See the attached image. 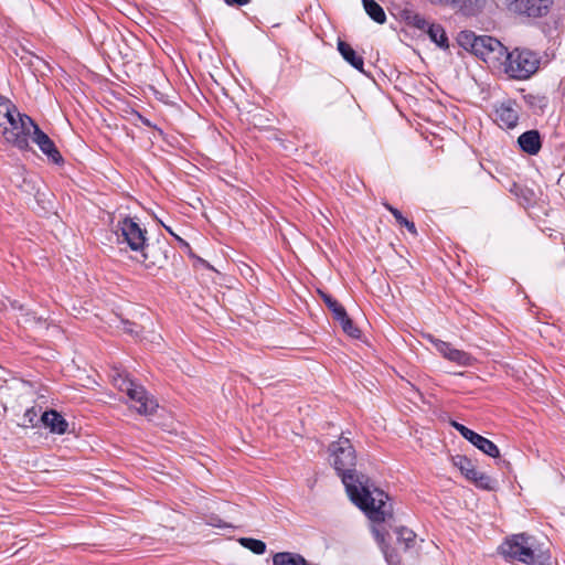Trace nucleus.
Segmentation results:
<instances>
[{"label":"nucleus","instance_id":"20e7f679","mask_svg":"<svg viewBox=\"0 0 565 565\" xmlns=\"http://www.w3.org/2000/svg\"><path fill=\"white\" fill-rule=\"evenodd\" d=\"M111 381L119 391L127 394L132 402L131 406L139 414L147 416L156 412L158 407L156 399L148 394L142 385L134 382L127 373L114 370Z\"/></svg>","mask_w":565,"mask_h":565},{"label":"nucleus","instance_id":"39448f33","mask_svg":"<svg viewBox=\"0 0 565 565\" xmlns=\"http://www.w3.org/2000/svg\"><path fill=\"white\" fill-rule=\"evenodd\" d=\"M465 44H469L471 52L483 60L490 67H501L508 49L495 38L476 35L472 32L462 35Z\"/></svg>","mask_w":565,"mask_h":565},{"label":"nucleus","instance_id":"f704fd0d","mask_svg":"<svg viewBox=\"0 0 565 565\" xmlns=\"http://www.w3.org/2000/svg\"><path fill=\"white\" fill-rule=\"evenodd\" d=\"M143 122H145L146 125H148V126L150 125V124H149V121H148L147 119H145V120H143Z\"/></svg>","mask_w":565,"mask_h":565},{"label":"nucleus","instance_id":"412c9836","mask_svg":"<svg viewBox=\"0 0 565 565\" xmlns=\"http://www.w3.org/2000/svg\"><path fill=\"white\" fill-rule=\"evenodd\" d=\"M321 297L323 299V302L328 307V309L332 312L333 319H338L339 317L343 318V313L347 312L345 308L338 302L332 296L322 292Z\"/></svg>","mask_w":565,"mask_h":565},{"label":"nucleus","instance_id":"2f4dec72","mask_svg":"<svg viewBox=\"0 0 565 565\" xmlns=\"http://www.w3.org/2000/svg\"><path fill=\"white\" fill-rule=\"evenodd\" d=\"M124 330L130 334H138V331L135 329L136 324L129 321H126Z\"/></svg>","mask_w":565,"mask_h":565},{"label":"nucleus","instance_id":"5701e85b","mask_svg":"<svg viewBox=\"0 0 565 565\" xmlns=\"http://www.w3.org/2000/svg\"><path fill=\"white\" fill-rule=\"evenodd\" d=\"M17 110V106L7 97L0 94V129L6 125L8 116Z\"/></svg>","mask_w":565,"mask_h":565},{"label":"nucleus","instance_id":"4be33fe9","mask_svg":"<svg viewBox=\"0 0 565 565\" xmlns=\"http://www.w3.org/2000/svg\"><path fill=\"white\" fill-rule=\"evenodd\" d=\"M335 321L340 323L344 333L354 339L360 338L361 331L354 326L352 319L348 316L347 312L343 313V318L339 317L335 319Z\"/></svg>","mask_w":565,"mask_h":565},{"label":"nucleus","instance_id":"2eb2a0df","mask_svg":"<svg viewBox=\"0 0 565 565\" xmlns=\"http://www.w3.org/2000/svg\"><path fill=\"white\" fill-rule=\"evenodd\" d=\"M41 420L53 434L63 435L67 431L68 423L54 409L44 412Z\"/></svg>","mask_w":565,"mask_h":565},{"label":"nucleus","instance_id":"4468645a","mask_svg":"<svg viewBox=\"0 0 565 565\" xmlns=\"http://www.w3.org/2000/svg\"><path fill=\"white\" fill-rule=\"evenodd\" d=\"M518 143L522 151L531 156L537 154L542 148L541 136L537 130H527L523 132L518 138Z\"/></svg>","mask_w":565,"mask_h":565},{"label":"nucleus","instance_id":"1a4fd4ad","mask_svg":"<svg viewBox=\"0 0 565 565\" xmlns=\"http://www.w3.org/2000/svg\"><path fill=\"white\" fill-rule=\"evenodd\" d=\"M430 342L435 349L448 361L454 362L460 366H471L475 362V358L462 350L456 349L451 343L436 339L429 335Z\"/></svg>","mask_w":565,"mask_h":565},{"label":"nucleus","instance_id":"a878e982","mask_svg":"<svg viewBox=\"0 0 565 565\" xmlns=\"http://www.w3.org/2000/svg\"><path fill=\"white\" fill-rule=\"evenodd\" d=\"M477 487L486 490H492L494 488L495 480L490 476L477 470L476 476L470 480Z\"/></svg>","mask_w":565,"mask_h":565},{"label":"nucleus","instance_id":"f3484780","mask_svg":"<svg viewBox=\"0 0 565 565\" xmlns=\"http://www.w3.org/2000/svg\"><path fill=\"white\" fill-rule=\"evenodd\" d=\"M468 441H470L475 447H477L483 454H486L492 458L500 457V451H499V448L497 447V445L494 443H492L490 439L477 434L476 431H472V434H470V438H468Z\"/></svg>","mask_w":565,"mask_h":565},{"label":"nucleus","instance_id":"c85d7f7f","mask_svg":"<svg viewBox=\"0 0 565 565\" xmlns=\"http://www.w3.org/2000/svg\"><path fill=\"white\" fill-rule=\"evenodd\" d=\"M413 25L415 28H417L418 30L426 32L428 30V26L431 25V23L428 22L424 17H422L419 14H415L413 17Z\"/></svg>","mask_w":565,"mask_h":565},{"label":"nucleus","instance_id":"b1692460","mask_svg":"<svg viewBox=\"0 0 565 565\" xmlns=\"http://www.w3.org/2000/svg\"><path fill=\"white\" fill-rule=\"evenodd\" d=\"M239 543L255 554L262 555L266 552V544L260 540L242 537Z\"/></svg>","mask_w":565,"mask_h":565},{"label":"nucleus","instance_id":"ddd939ff","mask_svg":"<svg viewBox=\"0 0 565 565\" xmlns=\"http://www.w3.org/2000/svg\"><path fill=\"white\" fill-rule=\"evenodd\" d=\"M433 6L449 7L458 9L465 14H475L483 6L484 0H426Z\"/></svg>","mask_w":565,"mask_h":565},{"label":"nucleus","instance_id":"393cba45","mask_svg":"<svg viewBox=\"0 0 565 565\" xmlns=\"http://www.w3.org/2000/svg\"><path fill=\"white\" fill-rule=\"evenodd\" d=\"M385 206L392 213V215L394 216V218L396 220V222L399 225L405 226L413 235H417V230H416L414 222L408 221L406 217H404L399 210H397L388 204H386Z\"/></svg>","mask_w":565,"mask_h":565},{"label":"nucleus","instance_id":"7ed1b4c3","mask_svg":"<svg viewBox=\"0 0 565 565\" xmlns=\"http://www.w3.org/2000/svg\"><path fill=\"white\" fill-rule=\"evenodd\" d=\"M540 55L525 47H515L511 52L507 51L501 67L503 72L513 79H529L540 68Z\"/></svg>","mask_w":565,"mask_h":565},{"label":"nucleus","instance_id":"473e14b6","mask_svg":"<svg viewBox=\"0 0 565 565\" xmlns=\"http://www.w3.org/2000/svg\"><path fill=\"white\" fill-rule=\"evenodd\" d=\"M228 6H245L250 0H224Z\"/></svg>","mask_w":565,"mask_h":565},{"label":"nucleus","instance_id":"cd10ccee","mask_svg":"<svg viewBox=\"0 0 565 565\" xmlns=\"http://www.w3.org/2000/svg\"><path fill=\"white\" fill-rule=\"evenodd\" d=\"M38 415H39V412L34 407L28 408L23 415L21 426H23V427L32 426L33 427L36 423Z\"/></svg>","mask_w":565,"mask_h":565},{"label":"nucleus","instance_id":"aec40b11","mask_svg":"<svg viewBox=\"0 0 565 565\" xmlns=\"http://www.w3.org/2000/svg\"><path fill=\"white\" fill-rule=\"evenodd\" d=\"M429 39L436 43L440 49H448V38L446 35L445 29L438 23H431L426 31Z\"/></svg>","mask_w":565,"mask_h":565},{"label":"nucleus","instance_id":"6ab92c4d","mask_svg":"<svg viewBox=\"0 0 565 565\" xmlns=\"http://www.w3.org/2000/svg\"><path fill=\"white\" fill-rule=\"evenodd\" d=\"M363 8L367 15L376 23L383 24L386 21V14L383 8L374 0H362Z\"/></svg>","mask_w":565,"mask_h":565},{"label":"nucleus","instance_id":"0eeeda50","mask_svg":"<svg viewBox=\"0 0 565 565\" xmlns=\"http://www.w3.org/2000/svg\"><path fill=\"white\" fill-rule=\"evenodd\" d=\"M116 232L119 233L118 237H121L122 242L126 243L131 250L139 253V250L145 247L147 231L141 228L131 217L126 216L118 221Z\"/></svg>","mask_w":565,"mask_h":565},{"label":"nucleus","instance_id":"9b49d317","mask_svg":"<svg viewBox=\"0 0 565 565\" xmlns=\"http://www.w3.org/2000/svg\"><path fill=\"white\" fill-rule=\"evenodd\" d=\"M30 138H32L33 142L38 145L40 150L46 154L53 163L62 164L64 162V159L53 140L42 131L39 126H34V131H32Z\"/></svg>","mask_w":565,"mask_h":565},{"label":"nucleus","instance_id":"7c9ffc66","mask_svg":"<svg viewBox=\"0 0 565 565\" xmlns=\"http://www.w3.org/2000/svg\"><path fill=\"white\" fill-rule=\"evenodd\" d=\"M451 426L467 440L468 438H470V434H472L473 431L466 427L465 425L457 423L455 420L451 422Z\"/></svg>","mask_w":565,"mask_h":565},{"label":"nucleus","instance_id":"c756f323","mask_svg":"<svg viewBox=\"0 0 565 565\" xmlns=\"http://www.w3.org/2000/svg\"><path fill=\"white\" fill-rule=\"evenodd\" d=\"M205 522L207 525L218 527V529L232 527L230 524H227L226 522H224L217 515H214V514L207 516Z\"/></svg>","mask_w":565,"mask_h":565},{"label":"nucleus","instance_id":"9d476101","mask_svg":"<svg viewBox=\"0 0 565 565\" xmlns=\"http://www.w3.org/2000/svg\"><path fill=\"white\" fill-rule=\"evenodd\" d=\"M552 3L553 0H511L510 9L520 14L537 18L545 15Z\"/></svg>","mask_w":565,"mask_h":565},{"label":"nucleus","instance_id":"72a5a7b5","mask_svg":"<svg viewBox=\"0 0 565 565\" xmlns=\"http://www.w3.org/2000/svg\"><path fill=\"white\" fill-rule=\"evenodd\" d=\"M163 226H164V228H166V230H167V231H168L172 236H174L179 242L186 244V243H185L181 237H179L177 234H174V233H173V231H172V228H171V227H169V226H167V225H163Z\"/></svg>","mask_w":565,"mask_h":565},{"label":"nucleus","instance_id":"dca6fc26","mask_svg":"<svg viewBox=\"0 0 565 565\" xmlns=\"http://www.w3.org/2000/svg\"><path fill=\"white\" fill-rule=\"evenodd\" d=\"M338 51L341 56L355 70L360 72L363 71L364 61L361 55H359L354 49L347 42L339 40L338 41Z\"/></svg>","mask_w":565,"mask_h":565},{"label":"nucleus","instance_id":"423d86ee","mask_svg":"<svg viewBox=\"0 0 565 565\" xmlns=\"http://www.w3.org/2000/svg\"><path fill=\"white\" fill-rule=\"evenodd\" d=\"M34 126L38 125L30 116L17 109L8 116L1 132L6 142L24 151L30 149L29 138L34 131Z\"/></svg>","mask_w":565,"mask_h":565},{"label":"nucleus","instance_id":"6e6552de","mask_svg":"<svg viewBox=\"0 0 565 565\" xmlns=\"http://www.w3.org/2000/svg\"><path fill=\"white\" fill-rule=\"evenodd\" d=\"M168 244L157 242L156 244H148L139 250V256L136 260L145 266L147 269L162 268L168 260Z\"/></svg>","mask_w":565,"mask_h":565},{"label":"nucleus","instance_id":"f257e3e1","mask_svg":"<svg viewBox=\"0 0 565 565\" xmlns=\"http://www.w3.org/2000/svg\"><path fill=\"white\" fill-rule=\"evenodd\" d=\"M329 449L333 468L341 477L351 501L373 522L382 523L392 519L393 509L387 502L388 495L377 488L372 490L370 478L356 471L355 449L350 439L341 437Z\"/></svg>","mask_w":565,"mask_h":565},{"label":"nucleus","instance_id":"f03ea898","mask_svg":"<svg viewBox=\"0 0 565 565\" xmlns=\"http://www.w3.org/2000/svg\"><path fill=\"white\" fill-rule=\"evenodd\" d=\"M499 550L505 558L527 565H548L551 559L547 553L536 552L533 537L524 533L511 535Z\"/></svg>","mask_w":565,"mask_h":565},{"label":"nucleus","instance_id":"f8f14e48","mask_svg":"<svg viewBox=\"0 0 565 565\" xmlns=\"http://www.w3.org/2000/svg\"><path fill=\"white\" fill-rule=\"evenodd\" d=\"M495 121L502 128L513 129L519 121L518 104L508 99L495 107Z\"/></svg>","mask_w":565,"mask_h":565},{"label":"nucleus","instance_id":"a211bd4d","mask_svg":"<svg viewBox=\"0 0 565 565\" xmlns=\"http://www.w3.org/2000/svg\"><path fill=\"white\" fill-rule=\"evenodd\" d=\"M452 463L457 467L460 472L468 479L471 480L477 472V469L471 459L466 456L457 455L452 457Z\"/></svg>","mask_w":565,"mask_h":565},{"label":"nucleus","instance_id":"bb28decb","mask_svg":"<svg viewBox=\"0 0 565 565\" xmlns=\"http://www.w3.org/2000/svg\"><path fill=\"white\" fill-rule=\"evenodd\" d=\"M397 540L405 543V547L408 548L414 544L415 533L406 527H401L396 531Z\"/></svg>","mask_w":565,"mask_h":565}]
</instances>
